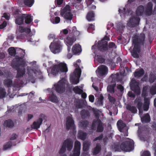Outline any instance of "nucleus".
Masks as SVG:
<instances>
[{
  "label": "nucleus",
  "instance_id": "1",
  "mask_svg": "<svg viewBox=\"0 0 156 156\" xmlns=\"http://www.w3.org/2000/svg\"><path fill=\"white\" fill-rule=\"evenodd\" d=\"M145 39V36L144 34H141L137 38L134 37L133 41L134 48L131 51L132 55L133 57L136 58L139 57L138 53L140 51V46L143 44Z\"/></svg>",
  "mask_w": 156,
  "mask_h": 156
},
{
  "label": "nucleus",
  "instance_id": "2",
  "mask_svg": "<svg viewBox=\"0 0 156 156\" xmlns=\"http://www.w3.org/2000/svg\"><path fill=\"white\" fill-rule=\"evenodd\" d=\"M21 59V58H19L18 60L14 59L11 64V66L13 68L16 69L18 67L17 70L16 78L19 80L21 79L25 75V71L24 67L21 66H18L19 62Z\"/></svg>",
  "mask_w": 156,
  "mask_h": 156
},
{
  "label": "nucleus",
  "instance_id": "3",
  "mask_svg": "<svg viewBox=\"0 0 156 156\" xmlns=\"http://www.w3.org/2000/svg\"><path fill=\"white\" fill-rule=\"evenodd\" d=\"M67 68L66 65L64 63H61L59 65L54 66L51 69V73L53 75H56L58 73L62 72H66Z\"/></svg>",
  "mask_w": 156,
  "mask_h": 156
},
{
  "label": "nucleus",
  "instance_id": "4",
  "mask_svg": "<svg viewBox=\"0 0 156 156\" xmlns=\"http://www.w3.org/2000/svg\"><path fill=\"white\" fill-rule=\"evenodd\" d=\"M108 40V37L107 36H105L104 38L101 41L98 42V45L97 46L95 45L93 46L92 49H94V48L97 46L99 49L101 51H105L107 50V41L106 40Z\"/></svg>",
  "mask_w": 156,
  "mask_h": 156
},
{
  "label": "nucleus",
  "instance_id": "5",
  "mask_svg": "<svg viewBox=\"0 0 156 156\" xmlns=\"http://www.w3.org/2000/svg\"><path fill=\"white\" fill-rule=\"evenodd\" d=\"M133 141L128 139L125 142L122 143L120 145L121 149L126 151H130L133 149Z\"/></svg>",
  "mask_w": 156,
  "mask_h": 156
},
{
  "label": "nucleus",
  "instance_id": "6",
  "mask_svg": "<svg viewBox=\"0 0 156 156\" xmlns=\"http://www.w3.org/2000/svg\"><path fill=\"white\" fill-rule=\"evenodd\" d=\"M81 70L80 69L76 68L74 73L71 75V80L74 84H77L79 83V79L80 76Z\"/></svg>",
  "mask_w": 156,
  "mask_h": 156
},
{
  "label": "nucleus",
  "instance_id": "7",
  "mask_svg": "<svg viewBox=\"0 0 156 156\" xmlns=\"http://www.w3.org/2000/svg\"><path fill=\"white\" fill-rule=\"evenodd\" d=\"M139 16L136 14L135 16H132L128 22V25L129 26L132 27H135L138 26L140 20V19Z\"/></svg>",
  "mask_w": 156,
  "mask_h": 156
},
{
  "label": "nucleus",
  "instance_id": "8",
  "mask_svg": "<svg viewBox=\"0 0 156 156\" xmlns=\"http://www.w3.org/2000/svg\"><path fill=\"white\" fill-rule=\"evenodd\" d=\"M66 82V80L62 79L59 81L56 85H55V89L57 92L62 93L65 91V85Z\"/></svg>",
  "mask_w": 156,
  "mask_h": 156
},
{
  "label": "nucleus",
  "instance_id": "9",
  "mask_svg": "<svg viewBox=\"0 0 156 156\" xmlns=\"http://www.w3.org/2000/svg\"><path fill=\"white\" fill-rule=\"evenodd\" d=\"M66 127L67 130L73 129L75 128L74 121L72 115L68 116L66 118Z\"/></svg>",
  "mask_w": 156,
  "mask_h": 156
},
{
  "label": "nucleus",
  "instance_id": "10",
  "mask_svg": "<svg viewBox=\"0 0 156 156\" xmlns=\"http://www.w3.org/2000/svg\"><path fill=\"white\" fill-rule=\"evenodd\" d=\"M97 127V131L98 132H101L103 130V127L102 123L100 119H97L94 120L92 125V128L94 129H95Z\"/></svg>",
  "mask_w": 156,
  "mask_h": 156
},
{
  "label": "nucleus",
  "instance_id": "11",
  "mask_svg": "<svg viewBox=\"0 0 156 156\" xmlns=\"http://www.w3.org/2000/svg\"><path fill=\"white\" fill-rule=\"evenodd\" d=\"M130 87L132 90L133 91L137 94H140V89L138 83L133 79L130 83Z\"/></svg>",
  "mask_w": 156,
  "mask_h": 156
},
{
  "label": "nucleus",
  "instance_id": "12",
  "mask_svg": "<svg viewBox=\"0 0 156 156\" xmlns=\"http://www.w3.org/2000/svg\"><path fill=\"white\" fill-rule=\"evenodd\" d=\"M61 47L58 42H55L51 43L50 46L51 51L55 54L59 53L60 52Z\"/></svg>",
  "mask_w": 156,
  "mask_h": 156
},
{
  "label": "nucleus",
  "instance_id": "13",
  "mask_svg": "<svg viewBox=\"0 0 156 156\" xmlns=\"http://www.w3.org/2000/svg\"><path fill=\"white\" fill-rule=\"evenodd\" d=\"M81 148V144L80 142L76 140L74 144V149L73 153L71 154L70 156H79Z\"/></svg>",
  "mask_w": 156,
  "mask_h": 156
},
{
  "label": "nucleus",
  "instance_id": "14",
  "mask_svg": "<svg viewBox=\"0 0 156 156\" xmlns=\"http://www.w3.org/2000/svg\"><path fill=\"white\" fill-rule=\"evenodd\" d=\"M117 125L119 130L121 132H125L128 131L129 128L126 126V124L123 123L122 120H119L118 121Z\"/></svg>",
  "mask_w": 156,
  "mask_h": 156
},
{
  "label": "nucleus",
  "instance_id": "15",
  "mask_svg": "<svg viewBox=\"0 0 156 156\" xmlns=\"http://www.w3.org/2000/svg\"><path fill=\"white\" fill-rule=\"evenodd\" d=\"M96 72L100 75H103L107 73V68L106 66L101 65L98 67Z\"/></svg>",
  "mask_w": 156,
  "mask_h": 156
},
{
  "label": "nucleus",
  "instance_id": "16",
  "mask_svg": "<svg viewBox=\"0 0 156 156\" xmlns=\"http://www.w3.org/2000/svg\"><path fill=\"white\" fill-rule=\"evenodd\" d=\"M73 141L71 139H67L64 141L63 144L67 148L68 150L70 151L73 147Z\"/></svg>",
  "mask_w": 156,
  "mask_h": 156
},
{
  "label": "nucleus",
  "instance_id": "17",
  "mask_svg": "<svg viewBox=\"0 0 156 156\" xmlns=\"http://www.w3.org/2000/svg\"><path fill=\"white\" fill-rule=\"evenodd\" d=\"M43 119L41 118L38 119L36 121L34 122L31 126V128L33 129H37L39 128L40 125L42 124Z\"/></svg>",
  "mask_w": 156,
  "mask_h": 156
},
{
  "label": "nucleus",
  "instance_id": "18",
  "mask_svg": "<svg viewBox=\"0 0 156 156\" xmlns=\"http://www.w3.org/2000/svg\"><path fill=\"white\" fill-rule=\"evenodd\" d=\"M152 10H136V14L138 16H150L152 14Z\"/></svg>",
  "mask_w": 156,
  "mask_h": 156
},
{
  "label": "nucleus",
  "instance_id": "19",
  "mask_svg": "<svg viewBox=\"0 0 156 156\" xmlns=\"http://www.w3.org/2000/svg\"><path fill=\"white\" fill-rule=\"evenodd\" d=\"M61 14L66 19L71 20L72 19V15L69 10H62Z\"/></svg>",
  "mask_w": 156,
  "mask_h": 156
},
{
  "label": "nucleus",
  "instance_id": "20",
  "mask_svg": "<svg viewBox=\"0 0 156 156\" xmlns=\"http://www.w3.org/2000/svg\"><path fill=\"white\" fill-rule=\"evenodd\" d=\"M18 3L19 6L20 7L23 6L20 5V0H18ZM23 1L24 5L26 6L29 7H31L34 4V0H23Z\"/></svg>",
  "mask_w": 156,
  "mask_h": 156
},
{
  "label": "nucleus",
  "instance_id": "21",
  "mask_svg": "<svg viewBox=\"0 0 156 156\" xmlns=\"http://www.w3.org/2000/svg\"><path fill=\"white\" fill-rule=\"evenodd\" d=\"M72 51L74 54L80 52L81 51V46L78 44L75 45L72 48Z\"/></svg>",
  "mask_w": 156,
  "mask_h": 156
},
{
  "label": "nucleus",
  "instance_id": "22",
  "mask_svg": "<svg viewBox=\"0 0 156 156\" xmlns=\"http://www.w3.org/2000/svg\"><path fill=\"white\" fill-rule=\"evenodd\" d=\"M134 103L138 108L140 113V109L142 106V103L141 102L140 98V97L137 98L135 101Z\"/></svg>",
  "mask_w": 156,
  "mask_h": 156
},
{
  "label": "nucleus",
  "instance_id": "23",
  "mask_svg": "<svg viewBox=\"0 0 156 156\" xmlns=\"http://www.w3.org/2000/svg\"><path fill=\"white\" fill-rule=\"evenodd\" d=\"M22 16L25 18V22L26 23L29 24L32 21V18L30 15L27 14H23Z\"/></svg>",
  "mask_w": 156,
  "mask_h": 156
},
{
  "label": "nucleus",
  "instance_id": "24",
  "mask_svg": "<svg viewBox=\"0 0 156 156\" xmlns=\"http://www.w3.org/2000/svg\"><path fill=\"white\" fill-rule=\"evenodd\" d=\"M4 125V126L9 128H12L14 126L13 122L11 120H6L5 121Z\"/></svg>",
  "mask_w": 156,
  "mask_h": 156
},
{
  "label": "nucleus",
  "instance_id": "25",
  "mask_svg": "<svg viewBox=\"0 0 156 156\" xmlns=\"http://www.w3.org/2000/svg\"><path fill=\"white\" fill-rule=\"evenodd\" d=\"M49 100L52 102L58 103L59 102V100L56 96L53 93L49 97Z\"/></svg>",
  "mask_w": 156,
  "mask_h": 156
},
{
  "label": "nucleus",
  "instance_id": "26",
  "mask_svg": "<svg viewBox=\"0 0 156 156\" xmlns=\"http://www.w3.org/2000/svg\"><path fill=\"white\" fill-rule=\"evenodd\" d=\"M87 136V134L86 133L81 130L79 131L78 136L80 139L84 140L86 138Z\"/></svg>",
  "mask_w": 156,
  "mask_h": 156
},
{
  "label": "nucleus",
  "instance_id": "27",
  "mask_svg": "<svg viewBox=\"0 0 156 156\" xmlns=\"http://www.w3.org/2000/svg\"><path fill=\"white\" fill-rule=\"evenodd\" d=\"M144 109L145 111H147L149 108V99L147 98L145 96H144Z\"/></svg>",
  "mask_w": 156,
  "mask_h": 156
},
{
  "label": "nucleus",
  "instance_id": "28",
  "mask_svg": "<svg viewBox=\"0 0 156 156\" xmlns=\"http://www.w3.org/2000/svg\"><path fill=\"white\" fill-rule=\"evenodd\" d=\"M90 145V142L89 141H85L83 143V150L84 151H87L89 150Z\"/></svg>",
  "mask_w": 156,
  "mask_h": 156
},
{
  "label": "nucleus",
  "instance_id": "29",
  "mask_svg": "<svg viewBox=\"0 0 156 156\" xmlns=\"http://www.w3.org/2000/svg\"><path fill=\"white\" fill-rule=\"evenodd\" d=\"M126 108L133 113H136L137 112V110L136 108L133 106L128 105L126 106Z\"/></svg>",
  "mask_w": 156,
  "mask_h": 156
},
{
  "label": "nucleus",
  "instance_id": "30",
  "mask_svg": "<svg viewBox=\"0 0 156 156\" xmlns=\"http://www.w3.org/2000/svg\"><path fill=\"white\" fill-rule=\"evenodd\" d=\"M101 150V146L100 144H98L96 147L94 148L93 153L94 155H96L98 154Z\"/></svg>",
  "mask_w": 156,
  "mask_h": 156
},
{
  "label": "nucleus",
  "instance_id": "31",
  "mask_svg": "<svg viewBox=\"0 0 156 156\" xmlns=\"http://www.w3.org/2000/svg\"><path fill=\"white\" fill-rule=\"evenodd\" d=\"M87 18L89 21L93 20L94 19V15L92 11H90L87 16Z\"/></svg>",
  "mask_w": 156,
  "mask_h": 156
},
{
  "label": "nucleus",
  "instance_id": "32",
  "mask_svg": "<svg viewBox=\"0 0 156 156\" xmlns=\"http://www.w3.org/2000/svg\"><path fill=\"white\" fill-rule=\"evenodd\" d=\"M23 17L22 15L20 16L16 20V23L18 25L22 24L23 23Z\"/></svg>",
  "mask_w": 156,
  "mask_h": 156
},
{
  "label": "nucleus",
  "instance_id": "33",
  "mask_svg": "<svg viewBox=\"0 0 156 156\" xmlns=\"http://www.w3.org/2000/svg\"><path fill=\"white\" fill-rule=\"evenodd\" d=\"M76 41L74 37H69L67 38V43L70 45H72L73 43Z\"/></svg>",
  "mask_w": 156,
  "mask_h": 156
},
{
  "label": "nucleus",
  "instance_id": "34",
  "mask_svg": "<svg viewBox=\"0 0 156 156\" xmlns=\"http://www.w3.org/2000/svg\"><path fill=\"white\" fill-rule=\"evenodd\" d=\"M115 86V84L108 86L107 88L108 91L111 93H114V87Z\"/></svg>",
  "mask_w": 156,
  "mask_h": 156
},
{
  "label": "nucleus",
  "instance_id": "35",
  "mask_svg": "<svg viewBox=\"0 0 156 156\" xmlns=\"http://www.w3.org/2000/svg\"><path fill=\"white\" fill-rule=\"evenodd\" d=\"M144 71L143 69H141L139 71H136L135 72L134 75L135 77L138 78L142 76L144 74Z\"/></svg>",
  "mask_w": 156,
  "mask_h": 156
},
{
  "label": "nucleus",
  "instance_id": "36",
  "mask_svg": "<svg viewBox=\"0 0 156 156\" xmlns=\"http://www.w3.org/2000/svg\"><path fill=\"white\" fill-rule=\"evenodd\" d=\"M142 122H148L150 121V117L149 115L146 114L143 117L141 118Z\"/></svg>",
  "mask_w": 156,
  "mask_h": 156
},
{
  "label": "nucleus",
  "instance_id": "37",
  "mask_svg": "<svg viewBox=\"0 0 156 156\" xmlns=\"http://www.w3.org/2000/svg\"><path fill=\"white\" fill-rule=\"evenodd\" d=\"M93 112L97 118H99L100 116L102 115L101 112L98 109H94Z\"/></svg>",
  "mask_w": 156,
  "mask_h": 156
},
{
  "label": "nucleus",
  "instance_id": "38",
  "mask_svg": "<svg viewBox=\"0 0 156 156\" xmlns=\"http://www.w3.org/2000/svg\"><path fill=\"white\" fill-rule=\"evenodd\" d=\"M12 146V143L11 142H8L5 144L3 146V149L6 150L11 148Z\"/></svg>",
  "mask_w": 156,
  "mask_h": 156
},
{
  "label": "nucleus",
  "instance_id": "39",
  "mask_svg": "<svg viewBox=\"0 0 156 156\" xmlns=\"http://www.w3.org/2000/svg\"><path fill=\"white\" fill-rule=\"evenodd\" d=\"M9 54L11 56H14L15 55L16 50L14 48L11 47L8 49Z\"/></svg>",
  "mask_w": 156,
  "mask_h": 156
},
{
  "label": "nucleus",
  "instance_id": "40",
  "mask_svg": "<svg viewBox=\"0 0 156 156\" xmlns=\"http://www.w3.org/2000/svg\"><path fill=\"white\" fill-rule=\"evenodd\" d=\"M150 93L152 95L156 94V85L152 86L150 89Z\"/></svg>",
  "mask_w": 156,
  "mask_h": 156
},
{
  "label": "nucleus",
  "instance_id": "41",
  "mask_svg": "<svg viewBox=\"0 0 156 156\" xmlns=\"http://www.w3.org/2000/svg\"><path fill=\"white\" fill-rule=\"evenodd\" d=\"M4 85L8 87H11L12 85V81L9 79L5 80L4 82Z\"/></svg>",
  "mask_w": 156,
  "mask_h": 156
},
{
  "label": "nucleus",
  "instance_id": "42",
  "mask_svg": "<svg viewBox=\"0 0 156 156\" xmlns=\"http://www.w3.org/2000/svg\"><path fill=\"white\" fill-rule=\"evenodd\" d=\"M73 91L76 93L80 94L82 93L83 90L76 86L73 89Z\"/></svg>",
  "mask_w": 156,
  "mask_h": 156
},
{
  "label": "nucleus",
  "instance_id": "43",
  "mask_svg": "<svg viewBox=\"0 0 156 156\" xmlns=\"http://www.w3.org/2000/svg\"><path fill=\"white\" fill-rule=\"evenodd\" d=\"M118 74H112L111 75L110 79H112L113 81L115 82L118 80Z\"/></svg>",
  "mask_w": 156,
  "mask_h": 156
},
{
  "label": "nucleus",
  "instance_id": "44",
  "mask_svg": "<svg viewBox=\"0 0 156 156\" xmlns=\"http://www.w3.org/2000/svg\"><path fill=\"white\" fill-rule=\"evenodd\" d=\"M6 94V92L5 89L3 88L0 89V97L3 98L5 97Z\"/></svg>",
  "mask_w": 156,
  "mask_h": 156
},
{
  "label": "nucleus",
  "instance_id": "45",
  "mask_svg": "<svg viewBox=\"0 0 156 156\" xmlns=\"http://www.w3.org/2000/svg\"><path fill=\"white\" fill-rule=\"evenodd\" d=\"M81 114L82 116H83V117H85L87 116H89V112L85 110H83L81 112Z\"/></svg>",
  "mask_w": 156,
  "mask_h": 156
},
{
  "label": "nucleus",
  "instance_id": "46",
  "mask_svg": "<svg viewBox=\"0 0 156 156\" xmlns=\"http://www.w3.org/2000/svg\"><path fill=\"white\" fill-rule=\"evenodd\" d=\"M27 72L29 75H30L31 74L33 73H36V72L34 70L31 69L30 67H28L27 69Z\"/></svg>",
  "mask_w": 156,
  "mask_h": 156
},
{
  "label": "nucleus",
  "instance_id": "47",
  "mask_svg": "<svg viewBox=\"0 0 156 156\" xmlns=\"http://www.w3.org/2000/svg\"><path fill=\"white\" fill-rule=\"evenodd\" d=\"M108 98L109 101L112 104H114L115 102V100L114 98L112 97L110 94H108Z\"/></svg>",
  "mask_w": 156,
  "mask_h": 156
},
{
  "label": "nucleus",
  "instance_id": "48",
  "mask_svg": "<svg viewBox=\"0 0 156 156\" xmlns=\"http://www.w3.org/2000/svg\"><path fill=\"white\" fill-rule=\"evenodd\" d=\"M146 10H152V3L149 2L146 8Z\"/></svg>",
  "mask_w": 156,
  "mask_h": 156
},
{
  "label": "nucleus",
  "instance_id": "49",
  "mask_svg": "<svg viewBox=\"0 0 156 156\" xmlns=\"http://www.w3.org/2000/svg\"><path fill=\"white\" fill-rule=\"evenodd\" d=\"M65 146L62 144V145L59 150V152L60 153H64L66 151V148Z\"/></svg>",
  "mask_w": 156,
  "mask_h": 156
},
{
  "label": "nucleus",
  "instance_id": "50",
  "mask_svg": "<svg viewBox=\"0 0 156 156\" xmlns=\"http://www.w3.org/2000/svg\"><path fill=\"white\" fill-rule=\"evenodd\" d=\"M88 124V122L87 121H83L81 122V125L83 127H86Z\"/></svg>",
  "mask_w": 156,
  "mask_h": 156
},
{
  "label": "nucleus",
  "instance_id": "51",
  "mask_svg": "<svg viewBox=\"0 0 156 156\" xmlns=\"http://www.w3.org/2000/svg\"><path fill=\"white\" fill-rule=\"evenodd\" d=\"M87 5V6L88 7V8L89 9H95L96 8V6L94 5H91L90 4Z\"/></svg>",
  "mask_w": 156,
  "mask_h": 156
},
{
  "label": "nucleus",
  "instance_id": "52",
  "mask_svg": "<svg viewBox=\"0 0 156 156\" xmlns=\"http://www.w3.org/2000/svg\"><path fill=\"white\" fill-rule=\"evenodd\" d=\"M10 15L9 13H4L2 17H4L6 20H9V18Z\"/></svg>",
  "mask_w": 156,
  "mask_h": 156
},
{
  "label": "nucleus",
  "instance_id": "53",
  "mask_svg": "<svg viewBox=\"0 0 156 156\" xmlns=\"http://www.w3.org/2000/svg\"><path fill=\"white\" fill-rule=\"evenodd\" d=\"M155 79V76L154 75H151L150 77L149 81L151 83H152L154 82Z\"/></svg>",
  "mask_w": 156,
  "mask_h": 156
},
{
  "label": "nucleus",
  "instance_id": "54",
  "mask_svg": "<svg viewBox=\"0 0 156 156\" xmlns=\"http://www.w3.org/2000/svg\"><path fill=\"white\" fill-rule=\"evenodd\" d=\"M128 96L131 98H134L135 95L132 91H129L128 93Z\"/></svg>",
  "mask_w": 156,
  "mask_h": 156
},
{
  "label": "nucleus",
  "instance_id": "55",
  "mask_svg": "<svg viewBox=\"0 0 156 156\" xmlns=\"http://www.w3.org/2000/svg\"><path fill=\"white\" fill-rule=\"evenodd\" d=\"M63 0H55V2L56 4L60 6L63 2Z\"/></svg>",
  "mask_w": 156,
  "mask_h": 156
},
{
  "label": "nucleus",
  "instance_id": "56",
  "mask_svg": "<svg viewBox=\"0 0 156 156\" xmlns=\"http://www.w3.org/2000/svg\"><path fill=\"white\" fill-rule=\"evenodd\" d=\"M17 135L16 134H13L10 137V139L12 140H14L16 139L17 138Z\"/></svg>",
  "mask_w": 156,
  "mask_h": 156
},
{
  "label": "nucleus",
  "instance_id": "57",
  "mask_svg": "<svg viewBox=\"0 0 156 156\" xmlns=\"http://www.w3.org/2000/svg\"><path fill=\"white\" fill-rule=\"evenodd\" d=\"M142 156H151V155L149 151H145L143 152Z\"/></svg>",
  "mask_w": 156,
  "mask_h": 156
},
{
  "label": "nucleus",
  "instance_id": "58",
  "mask_svg": "<svg viewBox=\"0 0 156 156\" xmlns=\"http://www.w3.org/2000/svg\"><path fill=\"white\" fill-rule=\"evenodd\" d=\"M7 25V23L6 21H4L3 23L0 25V29H2L6 27Z\"/></svg>",
  "mask_w": 156,
  "mask_h": 156
},
{
  "label": "nucleus",
  "instance_id": "59",
  "mask_svg": "<svg viewBox=\"0 0 156 156\" xmlns=\"http://www.w3.org/2000/svg\"><path fill=\"white\" fill-rule=\"evenodd\" d=\"M98 61L100 63H103L105 62V59L101 57H99L98 58Z\"/></svg>",
  "mask_w": 156,
  "mask_h": 156
},
{
  "label": "nucleus",
  "instance_id": "60",
  "mask_svg": "<svg viewBox=\"0 0 156 156\" xmlns=\"http://www.w3.org/2000/svg\"><path fill=\"white\" fill-rule=\"evenodd\" d=\"M109 47L110 48H116L115 44L112 42H111L109 43Z\"/></svg>",
  "mask_w": 156,
  "mask_h": 156
},
{
  "label": "nucleus",
  "instance_id": "61",
  "mask_svg": "<svg viewBox=\"0 0 156 156\" xmlns=\"http://www.w3.org/2000/svg\"><path fill=\"white\" fill-rule=\"evenodd\" d=\"M117 88L119 89L121 91H122L124 90L123 87L121 85H118L117 86Z\"/></svg>",
  "mask_w": 156,
  "mask_h": 156
},
{
  "label": "nucleus",
  "instance_id": "62",
  "mask_svg": "<svg viewBox=\"0 0 156 156\" xmlns=\"http://www.w3.org/2000/svg\"><path fill=\"white\" fill-rule=\"evenodd\" d=\"M25 28H23L22 26L19 27V30L21 33H23L24 32Z\"/></svg>",
  "mask_w": 156,
  "mask_h": 156
},
{
  "label": "nucleus",
  "instance_id": "63",
  "mask_svg": "<svg viewBox=\"0 0 156 156\" xmlns=\"http://www.w3.org/2000/svg\"><path fill=\"white\" fill-rule=\"evenodd\" d=\"M89 101L92 102H93L94 101V97L92 95H90L89 97Z\"/></svg>",
  "mask_w": 156,
  "mask_h": 156
},
{
  "label": "nucleus",
  "instance_id": "64",
  "mask_svg": "<svg viewBox=\"0 0 156 156\" xmlns=\"http://www.w3.org/2000/svg\"><path fill=\"white\" fill-rule=\"evenodd\" d=\"M33 117V115L32 114H28V121H29Z\"/></svg>",
  "mask_w": 156,
  "mask_h": 156
}]
</instances>
